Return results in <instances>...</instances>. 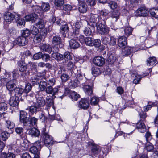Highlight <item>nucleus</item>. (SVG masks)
<instances>
[{
  "instance_id": "55",
  "label": "nucleus",
  "mask_w": 158,
  "mask_h": 158,
  "mask_svg": "<svg viewBox=\"0 0 158 158\" xmlns=\"http://www.w3.org/2000/svg\"><path fill=\"white\" fill-rule=\"evenodd\" d=\"M63 59L65 60H70L72 59V57L68 52H65L63 55Z\"/></svg>"
},
{
  "instance_id": "7",
  "label": "nucleus",
  "mask_w": 158,
  "mask_h": 158,
  "mask_svg": "<svg viewBox=\"0 0 158 158\" xmlns=\"http://www.w3.org/2000/svg\"><path fill=\"white\" fill-rule=\"evenodd\" d=\"M47 33V29H43L40 31V35H37L34 39V41L35 43H38L44 40L46 36Z\"/></svg>"
},
{
  "instance_id": "44",
  "label": "nucleus",
  "mask_w": 158,
  "mask_h": 158,
  "mask_svg": "<svg viewBox=\"0 0 158 158\" xmlns=\"http://www.w3.org/2000/svg\"><path fill=\"white\" fill-rule=\"evenodd\" d=\"M69 30V27L67 24H65L63 25L60 28V32L61 33L64 35L67 33Z\"/></svg>"
},
{
  "instance_id": "28",
  "label": "nucleus",
  "mask_w": 158,
  "mask_h": 158,
  "mask_svg": "<svg viewBox=\"0 0 158 158\" xmlns=\"http://www.w3.org/2000/svg\"><path fill=\"white\" fill-rule=\"evenodd\" d=\"M69 47L71 48L76 49L80 46L79 43L74 39H72L69 41Z\"/></svg>"
},
{
  "instance_id": "31",
  "label": "nucleus",
  "mask_w": 158,
  "mask_h": 158,
  "mask_svg": "<svg viewBox=\"0 0 158 158\" xmlns=\"http://www.w3.org/2000/svg\"><path fill=\"white\" fill-rule=\"evenodd\" d=\"M146 61L148 65L152 66L156 64L157 61V60L155 57L152 56L148 58L147 59Z\"/></svg>"
},
{
  "instance_id": "4",
  "label": "nucleus",
  "mask_w": 158,
  "mask_h": 158,
  "mask_svg": "<svg viewBox=\"0 0 158 158\" xmlns=\"http://www.w3.org/2000/svg\"><path fill=\"white\" fill-rule=\"evenodd\" d=\"M99 16L97 14H91L89 24L94 29L101 22Z\"/></svg>"
},
{
  "instance_id": "16",
  "label": "nucleus",
  "mask_w": 158,
  "mask_h": 158,
  "mask_svg": "<svg viewBox=\"0 0 158 158\" xmlns=\"http://www.w3.org/2000/svg\"><path fill=\"white\" fill-rule=\"evenodd\" d=\"M89 103L87 99H82L79 102L78 106L79 107L86 110L89 108Z\"/></svg>"
},
{
  "instance_id": "19",
  "label": "nucleus",
  "mask_w": 158,
  "mask_h": 158,
  "mask_svg": "<svg viewBox=\"0 0 158 158\" xmlns=\"http://www.w3.org/2000/svg\"><path fill=\"white\" fill-rule=\"evenodd\" d=\"M127 43L126 38L124 36H122L118 40V45L122 48H125Z\"/></svg>"
},
{
  "instance_id": "62",
  "label": "nucleus",
  "mask_w": 158,
  "mask_h": 158,
  "mask_svg": "<svg viewBox=\"0 0 158 158\" xmlns=\"http://www.w3.org/2000/svg\"><path fill=\"white\" fill-rule=\"evenodd\" d=\"M139 115L140 118V121L142 122L145 121V119L147 117L146 113L143 111H142L139 113Z\"/></svg>"
},
{
  "instance_id": "33",
  "label": "nucleus",
  "mask_w": 158,
  "mask_h": 158,
  "mask_svg": "<svg viewBox=\"0 0 158 158\" xmlns=\"http://www.w3.org/2000/svg\"><path fill=\"white\" fill-rule=\"evenodd\" d=\"M38 21L35 23V25L38 27L39 29H40V31H41L43 29H46L44 27L45 26V23L44 22L43 20L40 19L39 18Z\"/></svg>"
},
{
  "instance_id": "49",
  "label": "nucleus",
  "mask_w": 158,
  "mask_h": 158,
  "mask_svg": "<svg viewBox=\"0 0 158 158\" xmlns=\"http://www.w3.org/2000/svg\"><path fill=\"white\" fill-rule=\"evenodd\" d=\"M10 134L6 131L2 132L1 134V137L3 141H6L10 136Z\"/></svg>"
},
{
  "instance_id": "17",
  "label": "nucleus",
  "mask_w": 158,
  "mask_h": 158,
  "mask_svg": "<svg viewBox=\"0 0 158 158\" xmlns=\"http://www.w3.org/2000/svg\"><path fill=\"white\" fill-rule=\"evenodd\" d=\"M93 63L96 65L102 66L104 64L105 60L102 57L97 56L94 58Z\"/></svg>"
},
{
  "instance_id": "60",
  "label": "nucleus",
  "mask_w": 158,
  "mask_h": 158,
  "mask_svg": "<svg viewBox=\"0 0 158 158\" xmlns=\"http://www.w3.org/2000/svg\"><path fill=\"white\" fill-rule=\"evenodd\" d=\"M109 6L111 9H114L117 8L118 5L117 3L115 2L111 1L109 3Z\"/></svg>"
},
{
  "instance_id": "48",
  "label": "nucleus",
  "mask_w": 158,
  "mask_h": 158,
  "mask_svg": "<svg viewBox=\"0 0 158 158\" xmlns=\"http://www.w3.org/2000/svg\"><path fill=\"white\" fill-rule=\"evenodd\" d=\"M93 41L92 38L90 37H85L84 39V42L85 44L89 46H92Z\"/></svg>"
},
{
  "instance_id": "18",
  "label": "nucleus",
  "mask_w": 158,
  "mask_h": 158,
  "mask_svg": "<svg viewBox=\"0 0 158 158\" xmlns=\"http://www.w3.org/2000/svg\"><path fill=\"white\" fill-rule=\"evenodd\" d=\"M33 104H35L39 109H40L44 106L45 104V101L43 98L40 97L36 99V102H33Z\"/></svg>"
},
{
  "instance_id": "10",
  "label": "nucleus",
  "mask_w": 158,
  "mask_h": 158,
  "mask_svg": "<svg viewBox=\"0 0 158 158\" xmlns=\"http://www.w3.org/2000/svg\"><path fill=\"white\" fill-rule=\"evenodd\" d=\"M34 146L30 148V152L34 154L40 153V151L41 148L40 142L37 141L34 143Z\"/></svg>"
},
{
  "instance_id": "14",
  "label": "nucleus",
  "mask_w": 158,
  "mask_h": 158,
  "mask_svg": "<svg viewBox=\"0 0 158 158\" xmlns=\"http://www.w3.org/2000/svg\"><path fill=\"white\" fill-rule=\"evenodd\" d=\"M39 18L38 15L34 12L27 15L25 17V18L26 21H31L32 23L35 22Z\"/></svg>"
},
{
  "instance_id": "27",
  "label": "nucleus",
  "mask_w": 158,
  "mask_h": 158,
  "mask_svg": "<svg viewBox=\"0 0 158 158\" xmlns=\"http://www.w3.org/2000/svg\"><path fill=\"white\" fill-rule=\"evenodd\" d=\"M39 109L35 104H34L33 105L28 107L26 110H29L30 115H33L37 113Z\"/></svg>"
},
{
  "instance_id": "51",
  "label": "nucleus",
  "mask_w": 158,
  "mask_h": 158,
  "mask_svg": "<svg viewBox=\"0 0 158 158\" xmlns=\"http://www.w3.org/2000/svg\"><path fill=\"white\" fill-rule=\"evenodd\" d=\"M16 23L17 26L19 27L22 26H23L25 23L24 19L22 18L18 19L16 21Z\"/></svg>"
},
{
  "instance_id": "64",
  "label": "nucleus",
  "mask_w": 158,
  "mask_h": 158,
  "mask_svg": "<svg viewBox=\"0 0 158 158\" xmlns=\"http://www.w3.org/2000/svg\"><path fill=\"white\" fill-rule=\"evenodd\" d=\"M110 39L109 41V45L114 46L116 44L117 40L113 36L110 37Z\"/></svg>"
},
{
  "instance_id": "1",
  "label": "nucleus",
  "mask_w": 158,
  "mask_h": 158,
  "mask_svg": "<svg viewBox=\"0 0 158 158\" xmlns=\"http://www.w3.org/2000/svg\"><path fill=\"white\" fill-rule=\"evenodd\" d=\"M17 65L19 71L21 73V76L23 77V78L25 77V78L27 77L25 72L27 71V66L29 65H30L31 66L32 65L34 68H35L36 67L35 63L29 61L27 64H26L25 61L23 60H20L18 61L17 63Z\"/></svg>"
},
{
  "instance_id": "30",
  "label": "nucleus",
  "mask_w": 158,
  "mask_h": 158,
  "mask_svg": "<svg viewBox=\"0 0 158 158\" xmlns=\"http://www.w3.org/2000/svg\"><path fill=\"white\" fill-rule=\"evenodd\" d=\"M45 90L47 94H52L53 96L55 95V92L57 90L56 87L53 88L52 86L50 85L47 86Z\"/></svg>"
},
{
  "instance_id": "11",
  "label": "nucleus",
  "mask_w": 158,
  "mask_h": 158,
  "mask_svg": "<svg viewBox=\"0 0 158 158\" xmlns=\"http://www.w3.org/2000/svg\"><path fill=\"white\" fill-rule=\"evenodd\" d=\"M38 119L34 117H31L28 118L27 121L24 124V126L28 127L36 126Z\"/></svg>"
},
{
  "instance_id": "22",
  "label": "nucleus",
  "mask_w": 158,
  "mask_h": 158,
  "mask_svg": "<svg viewBox=\"0 0 158 158\" xmlns=\"http://www.w3.org/2000/svg\"><path fill=\"white\" fill-rule=\"evenodd\" d=\"M5 20L8 22H11L15 18L14 15L10 12H6L4 15Z\"/></svg>"
},
{
  "instance_id": "13",
  "label": "nucleus",
  "mask_w": 158,
  "mask_h": 158,
  "mask_svg": "<svg viewBox=\"0 0 158 158\" xmlns=\"http://www.w3.org/2000/svg\"><path fill=\"white\" fill-rule=\"evenodd\" d=\"M28 40L25 37L23 36L18 37L14 41V43L19 46H24L28 43Z\"/></svg>"
},
{
  "instance_id": "42",
  "label": "nucleus",
  "mask_w": 158,
  "mask_h": 158,
  "mask_svg": "<svg viewBox=\"0 0 158 158\" xmlns=\"http://www.w3.org/2000/svg\"><path fill=\"white\" fill-rule=\"evenodd\" d=\"M116 60V56L114 54L109 53L107 58V61L110 64L114 63Z\"/></svg>"
},
{
  "instance_id": "58",
  "label": "nucleus",
  "mask_w": 158,
  "mask_h": 158,
  "mask_svg": "<svg viewBox=\"0 0 158 158\" xmlns=\"http://www.w3.org/2000/svg\"><path fill=\"white\" fill-rule=\"evenodd\" d=\"M154 149L153 145L150 143H147L145 147V149L148 151H152Z\"/></svg>"
},
{
  "instance_id": "61",
  "label": "nucleus",
  "mask_w": 158,
  "mask_h": 158,
  "mask_svg": "<svg viewBox=\"0 0 158 158\" xmlns=\"http://www.w3.org/2000/svg\"><path fill=\"white\" fill-rule=\"evenodd\" d=\"M127 2L130 3V5L132 7H134L138 5V0H125Z\"/></svg>"
},
{
  "instance_id": "54",
  "label": "nucleus",
  "mask_w": 158,
  "mask_h": 158,
  "mask_svg": "<svg viewBox=\"0 0 158 158\" xmlns=\"http://www.w3.org/2000/svg\"><path fill=\"white\" fill-rule=\"evenodd\" d=\"M70 96L73 100L76 101L79 98V95L75 92H73L71 93Z\"/></svg>"
},
{
  "instance_id": "45",
  "label": "nucleus",
  "mask_w": 158,
  "mask_h": 158,
  "mask_svg": "<svg viewBox=\"0 0 158 158\" xmlns=\"http://www.w3.org/2000/svg\"><path fill=\"white\" fill-rule=\"evenodd\" d=\"M21 34L22 36L26 38L28 37L31 34L30 31L28 29H24L21 31Z\"/></svg>"
},
{
  "instance_id": "47",
  "label": "nucleus",
  "mask_w": 158,
  "mask_h": 158,
  "mask_svg": "<svg viewBox=\"0 0 158 158\" xmlns=\"http://www.w3.org/2000/svg\"><path fill=\"white\" fill-rule=\"evenodd\" d=\"M23 129L22 127H17L15 128V131L17 134L20 135V137L22 138H25V136H23V135H22L21 134L23 133Z\"/></svg>"
},
{
  "instance_id": "50",
  "label": "nucleus",
  "mask_w": 158,
  "mask_h": 158,
  "mask_svg": "<svg viewBox=\"0 0 158 158\" xmlns=\"http://www.w3.org/2000/svg\"><path fill=\"white\" fill-rule=\"evenodd\" d=\"M124 31L125 35L128 36L131 34L132 29L130 27L127 26L125 27Z\"/></svg>"
},
{
  "instance_id": "20",
  "label": "nucleus",
  "mask_w": 158,
  "mask_h": 158,
  "mask_svg": "<svg viewBox=\"0 0 158 158\" xmlns=\"http://www.w3.org/2000/svg\"><path fill=\"white\" fill-rule=\"evenodd\" d=\"M19 102V98L18 96H13L10 98L9 101V104L12 106L15 107L18 105Z\"/></svg>"
},
{
  "instance_id": "46",
  "label": "nucleus",
  "mask_w": 158,
  "mask_h": 158,
  "mask_svg": "<svg viewBox=\"0 0 158 158\" xmlns=\"http://www.w3.org/2000/svg\"><path fill=\"white\" fill-rule=\"evenodd\" d=\"M83 33L86 36H89L92 35V31L89 27H87L83 29Z\"/></svg>"
},
{
  "instance_id": "41",
  "label": "nucleus",
  "mask_w": 158,
  "mask_h": 158,
  "mask_svg": "<svg viewBox=\"0 0 158 158\" xmlns=\"http://www.w3.org/2000/svg\"><path fill=\"white\" fill-rule=\"evenodd\" d=\"M15 155L11 152L7 154L3 152L1 154V158H15Z\"/></svg>"
},
{
  "instance_id": "53",
  "label": "nucleus",
  "mask_w": 158,
  "mask_h": 158,
  "mask_svg": "<svg viewBox=\"0 0 158 158\" xmlns=\"http://www.w3.org/2000/svg\"><path fill=\"white\" fill-rule=\"evenodd\" d=\"M30 32L33 35H36L38 33L39 30L35 26H32L31 27Z\"/></svg>"
},
{
  "instance_id": "57",
  "label": "nucleus",
  "mask_w": 158,
  "mask_h": 158,
  "mask_svg": "<svg viewBox=\"0 0 158 158\" xmlns=\"http://www.w3.org/2000/svg\"><path fill=\"white\" fill-rule=\"evenodd\" d=\"M54 3L55 6L58 7H61L64 3V0H55Z\"/></svg>"
},
{
  "instance_id": "37",
  "label": "nucleus",
  "mask_w": 158,
  "mask_h": 158,
  "mask_svg": "<svg viewBox=\"0 0 158 158\" xmlns=\"http://www.w3.org/2000/svg\"><path fill=\"white\" fill-rule=\"evenodd\" d=\"M120 15V13L117 10H114L111 13V17L113 19H114L115 21H117L119 18Z\"/></svg>"
},
{
  "instance_id": "9",
  "label": "nucleus",
  "mask_w": 158,
  "mask_h": 158,
  "mask_svg": "<svg viewBox=\"0 0 158 158\" xmlns=\"http://www.w3.org/2000/svg\"><path fill=\"white\" fill-rule=\"evenodd\" d=\"M56 88L57 90L55 92V95H57L58 97L62 99L65 96L66 88L65 86L63 85H61L60 86H56Z\"/></svg>"
},
{
  "instance_id": "5",
  "label": "nucleus",
  "mask_w": 158,
  "mask_h": 158,
  "mask_svg": "<svg viewBox=\"0 0 158 158\" xmlns=\"http://www.w3.org/2000/svg\"><path fill=\"white\" fill-rule=\"evenodd\" d=\"M50 8V6L48 3H42L41 7L36 6L35 7V9L36 13L40 15L43 12H46L49 10Z\"/></svg>"
},
{
  "instance_id": "35",
  "label": "nucleus",
  "mask_w": 158,
  "mask_h": 158,
  "mask_svg": "<svg viewBox=\"0 0 158 158\" xmlns=\"http://www.w3.org/2000/svg\"><path fill=\"white\" fill-rule=\"evenodd\" d=\"M62 40L61 38L58 35L54 36L52 38V42L53 44L55 45H58L61 43Z\"/></svg>"
},
{
  "instance_id": "43",
  "label": "nucleus",
  "mask_w": 158,
  "mask_h": 158,
  "mask_svg": "<svg viewBox=\"0 0 158 158\" xmlns=\"http://www.w3.org/2000/svg\"><path fill=\"white\" fill-rule=\"evenodd\" d=\"M99 101V99L98 97L94 96L91 98L90 103L92 105H98Z\"/></svg>"
},
{
  "instance_id": "2",
  "label": "nucleus",
  "mask_w": 158,
  "mask_h": 158,
  "mask_svg": "<svg viewBox=\"0 0 158 158\" xmlns=\"http://www.w3.org/2000/svg\"><path fill=\"white\" fill-rule=\"evenodd\" d=\"M1 82L2 85H6L7 89L10 91H13L17 83V81L15 79L10 81L9 79L6 78L1 79Z\"/></svg>"
},
{
  "instance_id": "29",
  "label": "nucleus",
  "mask_w": 158,
  "mask_h": 158,
  "mask_svg": "<svg viewBox=\"0 0 158 158\" xmlns=\"http://www.w3.org/2000/svg\"><path fill=\"white\" fill-rule=\"evenodd\" d=\"M101 150V148L99 146H93L91 149L92 156H96L100 152Z\"/></svg>"
},
{
  "instance_id": "12",
  "label": "nucleus",
  "mask_w": 158,
  "mask_h": 158,
  "mask_svg": "<svg viewBox=\"0 0 158 158\" xmlns=\"http://www.w3.org/2000/svg\"><path fill=\"white\" fill-rule=\"evenodd\" d=\"M98 13L101 21L106 22L108 18L107 16L109 13V11L106 9H103L98 11Z\"/></svg>"
},
{
  "instance_id": "15",
  "label": "nucleus",
  "mask_w": 158,
  "mask_h": 158,
  "mask_svg": "<svg viewBox=\"0 0 158 158\" xmlns=\"http://www.w3.org/2000/svg\"><path fill=\"white\" fill-rule=\"evenodd\" d=\"M78 10L79 11L82 13H84L87 10V5L85 2L81 1L78 2Z\"/></svg>"
},
{
  "instance_id": "40",
  "label": "nucleus",
  "mask_w": 158,
  "mask_h": 158,
  "mask_svg": "<svg viewBox=\"0 0 158 158\" xmlns=\"http://www.w3.org/2000/svg\"><path fill=\"white\" fill-rule=\"evenodd\" d=\"M92 73L94 76H96L101 73V71L99 68L97 67H93L92 68Z\"/></svg>"
},
{
  "instance_id": "25",
  "label": "nucleus",
  "mask_w": 158,
  "mask_h": 158,
  "mask_svg": "<svg viewBox=\"0 0 158 158\" xmlns=\"http://www.w3.org/2000/svg\"><path fill=\"white\" fill-rule=\"evenodd\" d=\"M122 50V54L123 56H127L131 54L133 51V48L127 46Z\"/></svg>"
},
{
  "instance_id": "34",
  "label": "nucleus",
  "mask_w": 158,
  "mask_h": 158,
  "mask_svg": "<svg viewBox=\"0 0 158 158\" xmlns=\"http://www.w3.org/2000/svg\"><path fill=\"white\" fill-rule=\"evenodd\" d=\"M46 103H47V106L48 107L52 106L54 104L53 96H47L46 99Z\"/></svg>"
},
{
  "instance_id": "39",
  "label": "nucleus",
  "mask_w": 158,
  "mask_h": 158,
  "mask_svg": "<svg viewBox=\"0 0 158 158\" xmlns=\"http://www.w3.org/2000/svg\"><path fill=\"white\" fill-rule=\"evenodd\" d=\"M80 84L78 80L75 79L74 81H71L69 83V87L70 88H74L78 87Z\"/></svg>"
},
{
  "instance_id": "32",
  "label": "nucleus",
  "mask_w": 158,
  "mask_h": 158,
  "mask_svg": "<svg viewBox=\"0 0 158 158\" xmlns=\"http://www.w3.org/2000/svg\"><path fill=\"white\" fill-rule=\"evenodd\" d=\"M38 84L39 90L41 91H44L48 85L46 82L43 80L40 81Z\"/></svg>"
},
{
  "instance_id": "38",
  "label": "nucleus",
  "mask_w": 158,
  "mask_h": 158,
  "mask_svg": "<svg viewBox=\"0 0 158 158\" xmlns=\"http://www.w3.org/2000/svg\"><path fill=\"white\" fill-rule=\"evenodd\" d=\"M40 49L43 51L50 53L52 52L51 47L49 45L43 44L40 47Z\"/></svg>"
},
{
  "instance_id": "59",
  "label": "nucleus",
  "mask_w": 158,
  "mask_h": 158,
  "mask_svg": "<svg viewBox=\"0 0 158 158\" xmlns=\"http://www.w3.org/2000/svg\"><path fill=\"white\" fill-rule=\"evenodd\" d=\"M6 127L9 129H11L14 127L15 124L14 123L10 120H8L6 121Z\"/></svg>"
},
{
  "instance_id": "6",
  "label": "nucleus",
  "mask_w": 158,
  "mask_h": 158,
  "mask_svg": "<svg viewBox=\"0 0 158 158\" xmlns=\"http://www.w3.org/2000/svg\"><path fill=\"white\" fill-rule=\"evenodd\" d=\"M43 141L45 146L48 147L53 144V140L52 137L47 133L44 132L43 134Z\"/></svg>"
},
{
  "instance_id": "23",
  "label": "nucleus",
  "mask_w": 158,
  "mask_h": 158,
  "mask_svg": "<svg viewBox=\"0 0 158 158\" xmlns=\"http://www.w3.org/2000/svg\"><path fill=\"white\" fill-rule=\"evenodd\" d=\"M27 113L23 111H20V122L23 124V126L27 119Z\"/></svg>"
},
{
  "instance_id": "36",
  "label": "nucleus",
  "mask_w": 158,
  "mask_h": 158,
  "mask_svg": "<svg viewBox=\"0 0 158 158\" xmlns=\"http://www.w3.org/2000/svg\"><path fill=\"white\" fill-rule=\"evenodd\" d=\"M15 93V96H18V98L24 92V89L19 87L15 88L14 89Z\"/></svg>"
},
{
  "instance_id": "52",
  "label": "nucleus",
  "mask_w": 158,
  "mask_h": 158,
  "mask_svg": "<svg viewBox=\"0 0 158 158\" xmlns=\"http://www.w3.org/2000/svg\"><path fill=\"white\" fill-rule=\"evenodd\" d=\"M31 82L33 85L38 84L40 82V80L39 79L38 76L36 75H34L31 77Z\"/></svg>"
},
{
  "instance_id": "3",
  "label": "nucleus",
  "mask_w": 158,
  "mask_h": 158,
  "mask_svg": "<svg viewBox=\"0 0 158 158\" xmlns=\"http://www.w3.org/2000/svg\"><path fill=\"white\" fill-rule=\"evenodd\" d=\"M106 22L101 21L96 26L98 32L102 35L107 34L109 32V28L106 26Z\"/></svg>"
},
{
  "instance_id": "21",
  "label": "nucleus",
  "mask_w": 158,
  "mask_h": 158,
  "mask_svg": "<svg viewBox=\"0 0 158 158\" xmlns=\"http://www.w3.org/2000/svg\"><path fill=\"white\" fill-rule=\"evenodd\" d=\"M82 85L83 86V90L86 94L89 95H90L92 94L93 90L91 86L87 85L85 83L84 84Z\"/></svg>"
},
{
  "instance_id": "26",
  "label": "nucleus",
  "mask_w": 158,
  "mask_h": 158,
  "mask_svg": "<svg viewBox=\"0 0 158 158\" xmlns=\"http://www.w3.org/2000/svg\"><path fill=\"white\" fill-rule=\"evenodd\" d=\"M28 134L32 136L38 137L40 134L39 131L35 128L33 127L27 130Z\"/></svg>"
},
{
  "instance_id": "63",
  "label": "nucleus",
  "mask_w": 158,
  "mask_h": 158,
  "mask_svg": "<svg viewBox=\"0 0 158 158\" xmlns=\"http://www.w3.org/2000/svg\"><path fill=\"white\" fill-rule=\"evenodd\" d=\"M7 109V104L5 102H1L0 103V110L4 111Z\"/></svg>"
},
{
  "instance_id": "24",
  "label": "nucleus",
  "mask_w": 158,
  "mask_h": 158,
  "mask_svg": "<svg viewBox=\"0 0 158 158\" xmlns=\"http://www.w3.org/2000/svg\"><path fill=\"white\" fill-rule=\"evenodd\" d=\"M136 128L140 132L143 133L146 130V127L144 123L140 121L136 124Z\"/></svg>"
},
{
  "instance_id": "8",
  "label": "nucleus",
  "mask_w": 158,
  "mask_h": 158,
  "mask_svg": "<svg viewBox=\"0 0 158 158\" xmlns=\"http://www.w3.org/2000/svg\"><path fill=\"white\" fill-rule=\"evenodd\" d=\"M148 14V11L145 6H142L135 12V15L137 16H146Z\"/></svg>"
},
{
  "instance_id": "56",
  "label": "nucleus",
  "mask_w": 158,
  "mask_h": 158,
  "mask_svg": "<svg viewBox=\"0 0 158 158\" xmlns=\"http://www.w3.org/2000/svg\"><path fill=\"white\" fill-rule=\"evenodd\" d=\"M151 15L156 18H158V10L156 9H153L150 11Z\"/></svg>"
}]
</instances>
